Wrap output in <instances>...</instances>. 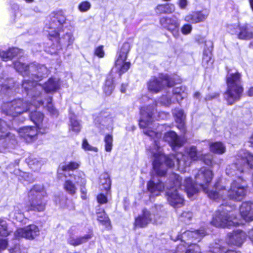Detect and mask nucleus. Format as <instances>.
<instances>
[{"label":"nucleus","instance_id":"nucleus-32","mask_svg":"<svg viewBox=\"0 0 253 253\" xmlns=\"http://www.w3.org/2000/svg\"><path fill=\"white\" fill-rule=\"evenodd\" d=\"M26 162L30 168L34 170H39L42 165V161L41 159H37L33 156L27 158Z\"/></svg>","mask_w":253,"mask_h":253},{"label":"nucleus","instance_id":"nucleus-14","mask_svg":"<svg viewBox=\"0 0 253 253\" xmlns=\"http://www.w3.org/2000/svg\"><path fill=\"white\" fill-rule=\"evenodd\" d=\"M29 69L31 72L29 79H25L22 84L26 81L38 83L37 82L42 80L49 74V70L44 65L31 63L29 67Z\"/></svg>","mask_w":253,"mask_h":253},{"label":"nucleus","instance_id":"nucleus-21","mask_svg":"<svg viewBox=\"0 0 253 253\" xmlns=\"http://www.w3.org/2000/svg\"><path fill=\"white\" fill-rule=\"evenodd\" d=\"M38 127L34 126H25L19 130L20 136L27 142H30L37 138L38 133Z\"/></svg>","mask_w":253,"mask_h":253},{"label":"nucleus","instance_id":"nucleus-36","mask_svg":"<svg viewBox=\"0 0 253 253\" xmlns=\"http://www.w3.org/2000/svg\"><path fill=\"white\" fill-rule=\"evenodd\" d=\"M80 162L71 161L60 166L63 170H74L78 169L80 166Z\"/></svg>","mask_w":253,"mask_h":253},{"label":"nucleus","instance_id":"nucleus-43","mask_svg":"<svg viewBox=\"0 0 253 253\" xmlns=\"http://www.w3.org/2000/svg\"><path fill=\"white\" fill-rule=\"evenodd\" d=\"M74 38L71 33H66L60 40V42L69 46L73 43Z\"/></svg>","mask_w":253,"mask_h":253},{"label":"nucleus","instance_id":"nucleus-37","mask_svg":"<svg viewBox=\"0 0 253 253\" xmlns=\"http://www.w3.org/2000/svg\"><path fill=\"white\" fill-rule=\"evenodd\" d=\"M70 122L69 130L75 133H79L81 130V126L76 117L71 118Z\"/></svg>","mask_w":253,"mask_h":253},{"label":"nucleus","instance_id":"nucleus-50","mask_svg":"<svg viewBox=\"0 0 253 253\" xmlns=\"http://www.w3.org/2000/svg\"><path fill=\"white\" fill-rule=\"evenodd\" d=\"M13 218L19 222L23 221L24 215L18 207L15 208Z\"/></svg>","mask_w":253,"mask_h":253},{"label":"nucleus","instance_id":"nucleus-40","mask_svg":"<svg viewBox=\"0 0 253 253\" xmlns=\"http://www.w3.org/2000/svg\"><path fill=\"white\" fill-rule=\"evenodd\" d=\"M100 183L105 190L108 191L110 189L111 181L107 174L101 176Z\"/></svg>","mask_w":253,"mask_h":253},{"label":"nucleus","instance_id":"nucleus-34","mask_svg":"<svg viewBox=\"0 0 253 253\" xmlns=\"http://www.w3.org/2000/svg\"><path fill=\"white\" fill-rule=\"evenodd\" d=\"M225 146L219 142L211 143L210 145V150L215 153L221 154L225 152Z\"/></svg>","mask_w":253,"mask_h":253},{"label":"nucleus","instance_id":"nucleus-1","mask_svg":"<svg viewBox=\"0 0 253 253\" xmlns=\"http://www.w3.org/2000/svg\"><path fill=\"white\" fill-rule=\"evenodd\" d=\"M144 133L154 139L153 147L150 148V152L153 157V167L154 172L159 176H164L166 173V166L171 168L175 166L176 162L177 167L178 169L190 166L192 161H197L201 157L197 153V150L195 146H190L186 149V153L188 158L182 153H177L176 155H170L165 156L163 154L162 148L158 142L161 138V133L155 132L153 130L146 129Z\"/></svg>","mask_w":253,"mask_h":253},{"label":"nucleus","instance_id":"nucleus-64","mask_svg":"<svg viewBox=\"0 0 253 253\" xmlns=\"http://www.w3.org/2000/svg\"><path fill=\"white\" fill-rule=\"evenodd\" d=\"M248 95L250 96H253V87H251L248 91Z\"/></svg>","mask_w":253,"mask_h":253},{"label":"nucleus","instance_id":"nucleus-31","mask_svg":"<svg viewBox=\"0 0 253 253\" xmlns=\"http://www.w3.org/2000/svg\"><path fill=\"white\" fill-rule=\"evenodd\" d=\"M175 6L171 3L159 4L155 8V11L157 13H170L174 11Z\"/></svg>","mask_w":253,"mask_h":253},{"label":"nucleus","instance_id":"nucleus-57","mask_svg":"<svg viewBox=\"0 0 253 253\" xmlns=\"http://www.w3.org/2000/svg\"><path fill=\"white\" fill-rule=\"evenodd\" d=\"M9 51L0 50V57L2 60L4 61H7L9 60Z\"/></svg>","mask_w":253,"mask_h":253},{"label":"nucleus","instance_id":"nucleus-58","mask_svg":"<svg viewBox=\"0 0 253 253\" xmlns=\"http://www.w3.org/2000/svg\"><path fill=\"white\" fill-rule=\"evenodd\" d=\"M95 54L99 57H103L104 56V52L102 46H100L95 49Z\"/></svg>","mask_w":253,"mask_h":253},{"label":"nucleus","instance_id":"nucleus-17","mask_svg":"<svg viewBox=\"0 0 253 253\" xmlns=\"http://www.w3.org/2000/svg\"><path fill=\"white\" fill-rule=\"evenodd\" d=\"M156 111L153 105L141 109V118L139 121V126L141 127L146 128L152 122Z\"/></svg>","mask_w":253,"mask_h":253},{"label":"nucleus","instance_id":"nucleus-27","mask_svg":"<svg viewBox=\"0 0 253 253\" xmlns=\"http://www.w3.org/2000/svg\"><path fill=\"white\" fill-rule=\"evenodd\" d=\"M8 128L6 122L0 119V140L7 141L14 138V135L8 131Z\"/></svg>","mask_w":253,"mask_h":253},{"label":"nucleus","instance_id":"nucleus-12","mask_svg":"<svg viewBox=\"0 0 253 253\" xmlns=\"http://www.w3.org/2000/svg\"><path fill=\"white\" fill-rule=\"evenodd\" d=\"M130 50V45L127 42L124 43L118 53L115 61V69L121 76L126 72L130 68V63L126 61L127 54Z\"/></svg>","mask_w":253,"mask_h":253},{"label":"nucleus","instance_id":"nucleus-49","mask_svg":"<svg viewBox=\"0 0 253 253\" xmlns=\"http://www.w3.org/2000/svg\"><path fill=\"white\" fill-rule=\"evenodd\" d=\"M98 220L104 224H107L109 222V219L106 214L103 211L97 213Z\"/></svg>","mask_w":253,"mask_h":253},{"label":"nucleus","instance_id":"nucleus-2","mask_svg":"<svg viewBox=\"0 0 253 253\" xmlns=\"http://www.w3.org/2000/svg\"><path fill=\"white\" fill-rule=\"evenodd\" d=\"M31 102L26 100L18 98L11 101L4 103L2 106V111L6 115L11 116L13 118L18 117L28 111H31L29 115L31 120L36 125L39 130L46 127L43 124V115L40 112L33 111L34 109L41 105H35L38 103L37 100L33 101L31 98Z\"/></svg>","mask_w":253,"mask_h":253},{"label":"nucleus","instance_id":"nucleus-55","mask_svg":"<svg viewBox=\"0 0 253 253\" xmlns=\"http://www.w3.org/2000/svg\"><path fill=\"white\" fill-rule=\"evenodd\" d=\"M97 200L98 203L100 204H106L108 201L106 196L103 194H99L97 197Z\"/></svg>","mask_w":253,"mask_h":253},{"label":"nucleus","instance_id":"nucleus-46","mask_svg":"<svg viewBox=\"0 0 253 253\" xmlns=\"http://www.w3.org/2000/svg\"><path fill=\"white\" fill-rule=\"evenodd\" d=\"M9 234L6 221L0 220V235L2 236H7Z\"/></svg>","mask_w":253,"mask_h":253},{"label":"nucleus","instance_id":"nucleus-45","mask_svg":"<svg viewBox=\"0 0 253 253\" xmlns=\"http://www.w3.org/2000/svg\"><path fill=\"white\" fill-rule=\"evenodd\" d=\"M225 249L221 247L220 245H216V247H214L212 251L213 253H240L234 250H228L225 251Z\"/></svg>","mask_w":253,"mask_h":253},{"label":"nucleus","instance_id":"nucleus-16","mask_svg":"<svg viewBox=\"0 0 253 253\" xmlns=\"http://www.w3.org/2000/svg\"><path fill=\"white\" fill-rule=\"evenodd\" d=\"M40 234L38 227L34 224H31L24 228H20L17 229L14 233L15 238L19 239L24 238L29 240L34 239Z\"/></svg>","mask_w":253,"mask_h":253},{"label":"nucleus","instance_id":"nucleus-24","mask_svg":"<svg viewBox=\"0 0 253 253\" xmlns=\"http://www.w3.org/2000/svg\"><path fill=\"white\" fill-rule=\"evenodd\" d=\"M163 139L168 142L172 148L180 147L184 142V139L179 137L174 131H169L165 133Z\"/></svg>","mask_w":253,"mask_h":253},{"label":"nucleus","instance_id":"nucleus-62","mask_svg":"<svg viewBox=\"0 0 253 253\" xmlns=\"http://www.w3.org/2000/svg\"><path fill=\"white\" fill-rule=\"evenodd\" d=\"M127 85L126 84H122L121 88V91L122 92L124 93L126 91Z\"/></svg>","mask_w":253,"mask_h":253},{"label":"nucleus","instance_id":"nucleus-23","mask_svg":"<svg viewBox=\"0 0 253 253\" xmlns=\"http://www.w3.org/2000/svg\"><path fill=\"white\" fill-rule=\"evenodd\" d=\"M240 211L241 217L245 220H253V202L243 203L240 207Z\"/></svg>","mask_w":253,"mask_h":253},{"label":"nucleus","instance_id":"nucleus-10","mask_svg":"<svg viewBox=\"0 0 253 253\" xmlns=\"http://www.w3.org/2000/svg\"><path fill=\"white\" fill-rule=\"evenodd\" d=\"M173 180V186L167 187L166 191L167 200L171 206L173 207H179L184 204V199L181 194L179 192L178 188L184 190L186 192L183 185L184 182L181 183V178L176 174H173L171 176Z\"/></svg>","mask_w":253,"mask_h":253},{"label":"nucleus","instance_id":"nucleus-56","mask_svg":"<svg viewBox=\"0 0 253 253\" xmlns=\"http://www.w3.org/2000/svg\"><path fill=\"white\" fill-rule=\"evenodd\" d=\"M160 101L161 103L166 106H169V105H170L171 102V99L166 96H163L160 99Z\"/></svg>","mask_w":253,"mask_h":253},{"label":"nucleus","instance_id":"nucleus-3","mask_svg":"<svg viewBox=\"0 0 253 253\" xmlns=\"http://www.w3.org/2000/svg\"><path fill=\"white\" fill-rule=\"evenodd\" d=\"M214 188L215 191H211L209 194V197L214 200L229 199L239 201L243 199L247 192L246 182L241 177L234 180L228 190L218 183L215 184Z\"/></svg>","mask_w":253,"mask_h":253},{"label":"nucleus","instance_id":"nucleus-53","mask_svg":"<svg viewBox=\"0 0 253 253\" xmlns=\"http://www.w3.org/2000/svg\"><path fill=\"white\" fill-rule=\"evenodd\" d=\"M186 247L184 245L182 244L181 243L177 246V249L175 252L172 251H168L165 253H183Z\"/></svg>","mask_w":253,"mask_h":253},{"label":"nucleus","instance_id":"nucleus-61","mask_svg":"<svg viewBox=\"0 0 253 253\" xmlns=\"http://www.w3.org/2000/svg\"><path fill=\"white\" fill-rule=\"evenodd\" d=\"M178 5L181 9H185L188 4L187 0H178Z\"/></svg>","mask_w":253,"mask_h":253},{"label":"nucleus","instance_id":"nucleus-25","mask_svg":"<svg viewBox=\"0 0 253 253\" xmlns=\"http://www.w3.org/2000/svg\"><path fill=\"white\" fill-rule=\"evenodd\" d=\"M240 158L245 170L246 169H253V154L247 151H240L238 156Z\"/></svg>","mask_w":253,"mask_h":253},{"label":"nucleus","instance_id":"nucleus-60","mask_svg":"<svg viewBox=\"0 0 253 253\" xmlns=\"http://www.w3.org/2000/svg\"><path fill=\"white\" fill-rule=\"evenodd\" d=\"M9 53H11L13 57L17 56L20 53V50L17 48H11L8 49Z\"/></svg>","mask_w":253,"mask_h":253},{"label":"nucleus","instance_id":"nucleus-13","mask_svg":"<svg viewBox=\"0 0 253 253\" xmlns=\"http://www.w3.org/2000/svg\"><path fill=\"white\" fill-rule=\"evenodd\" d=\"M174 84L173 79L168 75L161 74L159 78L152 77L147 83V88L150 92L157 93L165 85L172 86Z\"/></svg>","mask_w":253,"mask_h":253},{"label":"nucleus","instance_id":"nucleus-39","mask_svg":"<svg viewBox=\"0 0 253 253\" xmlns=\"http://www.w3.org/2000/svg\"><path fill=\"white\" fill-rule=\"evenodd\" d=\"M64 187L65 190L71 195H74L76 192L77 188L71 180H66L64 184Z\"/></svg>","mask_w":253,"mask_h":253},{"label":"nucleus","instance_id":"nucleus-18","mask_svg":"<svg viewBox=\"0 0 253 253\" xmlns=\"http://www.w3.org/2000/svg\"><path fill=\"white\" fill-rule=\"evenodd\" d=\"M160 22L162 26L170 31L174 37H177L179 36L180 23L176 18L163 17Z\"/></svg>","mask_w":253,"mask_h":253},{"label":"nucleus","instance_id":"nucleus-29","mask_svg":"<svg viewBox=\"0 0 253 253\" xmlns=\"http://www.w3.org/2000/svg\"><path fill=\"white\" fill-rule=\"evenodd\" d=\"M92 237L91 234L85 235L84 236L75 237L70 236L67 241L68 243L74 246H79L83 243L86 242L89 239Z\"/></svg>","mask_w":253,"mask_h":253},{"label":"nucleus","instance_id":"nucleus-8","mask_svg":"<svg viewBox=\"0 0 253 253\" xmlns=\"http://www.w3.org/2000/svg\"><path fill=\"white\" fill-rule=\"evenodd\" d=\"M46 196V191L42 185H34L28 194L29 209L37 211H43L46 204L44 199Z\"/></svg>","mask_w":253,"mask_h":253},{"label":"nucleus","instance_id":"nucleus-44","mask_svg":"<svg viewBox=\"0 0 253 253\" xmlns=\"http://www.w3.org/2000/svg\"><path fill=\"white\" fill-rule=\"evenodd\" d=\"M51 100L52 99L51 97H49L47 99L45 107L52 115L57 116L58 115V111L53 107L51 103Z\"/></svg>","mask_w":253,"mask_h":253},{"label":"nucleus","instance_id":"nucleus-59","mask_svg":"<svg viewBox=\"0 0 253 253\" xmlns=\"http://www.w3.org/2000/svg\"><path fill=\"white\" fill-rule=\"evenodd\" d=\"M182 218H185L184 221L185 222L189 221L192 217V213L191 212H184L181 215Z\"/></svg>","mask_w":253,"mask_h":253},{"label":"nucleus","instance_id":"nucleus-41","mask_svg":"<svg viewBox=\"0 0 253 253\" xmlns=\"http://www.w3.org/2000/svg\"><path fill=\"white\" fill-rule=\"evenodd\" d=\"M105 142V150L106 152H110L112 151L113 147V136L111 134H107L104 139Z\"/></svg>","mask_w":253,"mask_h":253},{"label":"nucleus","instance_id":"nucleus-6","mask_svg":"<svg viewBox=\"0 0 253 253\" xmlns=\"http://www.w3.org/2000/svg\"><path fill=\"white\" fill-rule=\"evenodd\" d=\"M226 83L227 88L224 94V98L229 105H232L240 99L243 91L241 75L238 72L228 74Z\"/></svg>","mask_w":253,"mask_h":253},{"label":"nucleus","instance_id":"nucleus-35","mask_svg":"<svg viewBox=\"0 0 253 253\" xmlns=\"http://www.w3.org/2000/svg\"><path fill=\"white\" fill-rule=\"evenodd\" d=\"M114 88L113 80L111 77H108L106 80L103 88L104 92L107 95H110L112 93Z\"/></svg>","mask_w":253,"mask_h":253},{"label":"nucleus","instance_id":"nucleus-47","mask_svg":"<svg viewBox=\"0 0 253 253\" xmlns=\"http://www.w3.org/2000/svg\"><path fill=\"white\" fill-rule=\"evenodd\" d=\"M91 7V4L89 1H84L78 5L79 10L82 12L88 11Z\"/></svg>","mask_w":253,"mask_h":253},{"label":"nucleus","instance_id":"nucleus-19","mask_svg":"<svg viewBox=\"0 0 253 253\" xmlns=\"http://www.w3.org/2000/svg\"><path fill=\"white\" fill-rule=\"evenodd\" d=\"M209 14V11L207 9L202 11H194L186 15L184 20L187 22L193 24L204 21Z\"/></svg>","mask_w":253,"mask_h":253},{"label":"nucleus","instance_id":"nucleus-51","mask_svg":"<svg viewBox=\"0 0 253 253\" xmlns=\"http://www.w3.org/2000/svg\"><path fill=\"white\" fill-rule=\"evenodd\" d=\"M11 253H27V250L19 245H16L14 248L11 249Z\"/></svg>","mask_w":253,"mask_h":253},{"label":"nucleus","instance_id":"nucleus-54","mask_svg":"<svg viewBox=\"0 0 253 253\" xmlns=\"http://www.w3.org/2000/svg\"><path fill=\"white\" fill-rule=\"evenodd\" d=\"M192 27L189 24H185L181 28V32L184 35L190 34L192 31Z\"/></svg>","mask_w":253,"mask_h":253},{"label":"nucleus","instance_id":"nucleus-7","mask_svg":"<svg viewBox=\"0 0 253 253\" xmlns=\"http://www.w3.org/2000/svg\"><path fill=\"white\" fill-rule=\"evenodd\" d=\"M231 207L222 204L213 217L211 223L216 227H230L243 224L242 221L236 217L230 209Z\"/></svg>","mask_w":253,"mask_h":253},{"label":"nucleus","instance_id":"nucleus-22","mask_svg":"<svg viewBox=\"0 0 253 253\" xmlns=\"http://www.w3.org/2000/svg\"><path fill=\"white\" fill-rule=\"evenodd\" d=\"M245 171V169L242 163L240 158L238 159L235 163L229 165L226 169V173L229 176H237V178L241 177L239 175Z\"/></svg>","mask_w":253,"mask_h":253},{"label":"nucleus","instance_id":"nucleus-11","mask_svg":"<svg viewBox=\"0 0 253 253\" xmlns=\"http://www.w3.org/2000/svg\"><path fill=\"white\" fill-rule=\"evenodd\" d=\"M49 24H46L45 28L50 36L56 37L59 35V33L63 31L64 24L66 19L62 11L52 12L49 15Z\"/></svg>","mask_w":253,"mask_h":253},{"label":"nucleus","instance_id":"nucleus-33","mask_svg":"<svg viewBox=\"0 0 253 253\" xmlns=\"http://www.w3.org/2000/svg\"><path fill=\"white\" fill-rule=\"evenodd\" d=\"M240 32L238 38L241 40H250L253 39V31H250L247 26L244 25L239 28Z\"/></svg>","mask_w":253,"mask_h":253},{"label":"nucleus","instance_id":"nucleus-30","mask_svg":"<svg viewBox=\"0 0 253 253\" xmlns=\"http://www.w3.org/2000/svg\"><path fill=\"white\" fill-rule=\"evenodd\" d=\"M30 66V64H25L19 61L14 63V67L15 70L23 76H27L30 77L31 72L29 69Z\"/></svg>","mask_w":253,"mask_h":253},{"label":"nucleus","instance_id":"nucleus-38","mask_svg":"<svg viewBox=\"0 0 253 253\" xmlns=\"http://www.w3.org/2000/svg\"><path fill=\"white\" fill-rule=\"evenodd\" d=\"M185 87H176L173 89V93L175 96L177 101L186 96V93L185 92Z\"/></svg>","mask_w":253,"mask_h":253},{"label":"nucleus","instance_id":"nucleus-4","mask_svg":"<svg viewBox=\"0 0 253 253\" xmlns=\"http://www.w3.org/2000/svg\"><path fill=\"white\" fill-rule=\"evenodd\" d=\"M213 173L211 170L202 168L195 174V181L194 183L191 178L187 177L184 180L183 186L186 191L188 197L192 199L194 196L200 190H203L208 194L211 191H215V186L211 190L208 191V186L212 179Z\"/></svg>","mask_w":253,"mask_h":253},{"label":"nucleus","instance_id":"nucleus-63","mask_svg":"<svg viewBox=\"0 0 253 253\" xmlns=\"http://www.w3.org/2000/svg\"><path fill=\"white\" fill-rule=\"evenodd\" d=\"M249 236L252 242L253 243V229L249 232Z\"/></svg>","mask_w":253,"mask_h":253},{"label":"nucleus","instance_id":"nucleus-20","mask_svg":"<svg viewBox=\"0 0 253 253\" xmlns=\"http://www.w3.org/2000/svg\"><path fill=\"white\" fill-rule=\"evenodd\" d=\"M247 234L242 230H238L228 234V242L229 244L241 246L245 241Z\"/></svg>","mask_w":253,"mask_h":253},{"label":"nucleus","instance_id":"nucleus-52","mask_svg":"<svg viewBox=\"0 0 253 253\" xmlns=\"http://www.w3.org/2000/svg\"><path fill=\"white\" fill-rule=\"evenodd\" d=\"M200 160H202L207 165H210L212 164V156L210 155H201Z\"/></svg>","mask_w":253,"mask_h":253},{"label":"nucleus","instance_id":"nucleus-26","mask_svg":"<svg viewBox=\"0 0 253 253\" xmlns=\"http://www.w3.org/2000/svg\"><path fill=\"white\" fill-rule=\"evenodd\" d=\"M206 46L208 47V50H204L202 64L204 66L208 67L212 63L211 60V50L212 49L213 43L212 42L209 41L206 42Z\"/></svg>","mask_w":253,"mask_h":253},{"label":"nucleus","instance_id":"nucleus-15","mask_svg":"<svg viewBox=\"0 0 253 253\" xmlns=\"http://www.w3.org/2000/svg\"><path fill=\"white\" fill-rule=\"evenodd\" d=\"M153 223H160L157 219L156 215L147 209H143L142 213L135 219L134 226L138 227H146L148 224Z\"/></svg>","mask_w":253,"mask_h":253},{"label":"nucleus","instance_id":"nucleus-28","mask_svg":"<svg viewBox=\"0 0 253 253\" xmlns=\"http://www.w3.org/2000/svg\"><path fill=\"white\" fill-rule=\"evenodd\" d=\"M164 188L165 186L161 182L155 183L153 181L150 180L147 183V189L153 196L159 195Z\"/></svg>","mask_w":253,"mask_h":253},{"label":"nucleus","instance_id":"nucleus-48","mask_svg":"<svg viewBox=\"0 0 253 253\" xmlns=\"http://www.w3.org/2000/svg\"><path fill=\"white\" fill-rule=\"evenodd\" d=\"M82 148L85 151H92L94 152H97L98 151L96 147H93L89 144L86 139H84L83 140Z\"/></svg>","mask_w":253,"mask_h":253},{"label":"nucleus","instance_id":"nucleus-9","mask_svg":"<svg viewBox=\"0 0 253 253\" xmlns=\"http://www.w3.org/2000/svg\"><path fill=\"white\" fill-rule=\"evenodd\" d=\"M206 234V232L203 229L194 231L182 230L181 234L178 235V238L181 240L182 244L186 247L183 253H201L200 247L189 241L194 239L199 241Z\"/></svg>","mask_w":253,"mask_h":253},{"label":"nucleus","instance_id":"nucleus-5","mask_svg":"<svg viewBox=\"0 0 253 253\" xmlns=\"http://www.w3.org/2000/svg\"><path fill=\"white\" fill-rule=\"evenodd\" d=\"M59 80L57 78H51L45 82L43 85L38 83L25 81L22 86L26 92L29 98H32L33 101L37 100L38 103L35 105H42L43 102L41 98V94L43 89L47 92H52L55 91L59 88Z\"/></svg>","mask_w":253,"mask_h":253},{"label":"nucleus","instance_id":"nucleus-42","mask_svg":"<svg viewBox=\"0 0 253 253\" xmlns=\"http://www.w3.org/2000/svg\"><path fill=\"white\" fill-rule=\"evenodd\" d=\"M173 114L175 117L176 121L180 124L181 126L183 127L184 125V120L185 119V116L183 110H175L173 112Z\"/></svg>","mask_w":253,"mask_h":253}]
</instances>
